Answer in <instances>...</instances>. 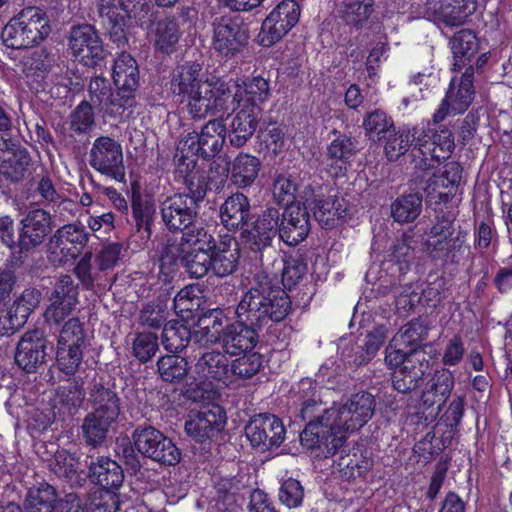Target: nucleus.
Returning a JSON list of instances; mask_svg holds the SVG:
<instances>
[{
	"instance_id": "nucleus-1",
	"label": "nucleus",
	"mask_w": 512,
	"mask_h": 512,
	"mask_svg": "<svg viewBox=\"0 0 512 512\" xmlns=\"http://www.w3.org/2000/svg\"><path fill=\"white\" fill-rule=\"evenodd\" d=\"M310 230V214L303 205L286 207L283 212L268 207L257 215L250 229L243 231L242 243L249 250L262 254L277 234L285 244L296 246L307 238Z\"/></svg>"
},
{
	"instance_id": "nucleus-2",
	"label": "nucleus",
	"mask_w": 512,
	"mask_h": 512,
	"mask_svg": "<svg viewBox=\"0 0 512 512\" xmlns=\"http://www.w3.org/2000/svg\"><path fill=\"white\" fill-rule=\"evenodd\" d=\"M254 292L256 290L251 285L236 306L235 321L226 324L224 332L218 338V343L229 356L261 349L260 333L264 320L273 316L276 318L277 313H268L265 304L254 300Z\"/></svg>"
},
{
	"instance_id": "nucleus-3",
	"label": "nucleus",
	"mask_w": 512,
	"mask_h": 512,
	"mask_svg": "<svg viewBox=\"0 0 512 512\" xmlns=\"http://www.w3.org/2000/svg\"><path fill=\"white\" fill-rule=\"evenodd\" d=\"M252 289H255L254 300L265 304L268 313L276 315L271 319L264 320L263 329H267L268 341L276 349H283L288 346L293 327L285 322V319L292 310V300L288 293L279 286L275 276L266 272H257L253 277Z\"/></svg>"
},
{
	"instance_id": "nucleus-4",
	"label": "nucleus",
	"mask_w": 512,
	"mask_h": 512,
	"mask_svg": "<svg viewBox=\"0 0 512 512\" xmlns=\"http://www.w3.org/2000/svg\"><path fill=\"white\" fill-rule=\"evenodd\" d=\"M456 215L447 208L435 210L431 226L425 232L424 250L431 261L441 266H458L465 251L466 231L455 234Z\"/></svg>"
},
{
	"instance_id": "nucleus-5",
	"label": "nucleus",
	"mask_w": 512,
	"mask_h": 512,
	"mask_svg": "<svg viewBox=\"0 0 512 512\" xmlns=\"http://www.w3.org/2000/svg\"><path fill=\"white\" fill-rule=\"evenodd\" d=\"M50 32L51 25L46 11L36 6H27L4 26L1 38L8 48L25 49L39 45Z\"/></svg>"
},
{
	"instance_id": "nucleus-6",
	"label": "nucleus",
	"mask_w": 512,
	"mask_h": 512,
	"mask_svg": "<svg viewBox=\"0 0 512 512\" xmlns=\"http://www.w3.org/2000/svg\"><path fill=\"white\" fill-rule=\"evenodd\" d=\"M225 137L226 126L222 121L216 119L209 120L201 127L200 132L188 133L180 141L178 147V151H180L178 170L182 172L183 166L194 168L198 158L204 160L214 158L221 151Z\"/></svg>"
},
{
	"instance_id": "nucleus-7",
	"label": "nucleus",
	"mask_w": 512,
	"mask_h": 512,
	"mask_svg": "<svg viewBox=\"0 0 512 512\" xmlns=\"http://www.w3.org/2000/svg\"><path fill=\"white\" fill-rule=\"evenodd\" d=\"M416 150L419 159L416 160V168L430 170L449 159L455 149L454 132L443 124L431 127L430 122L426 127L417 126Z\"/></svg>"
},
{
	"instance_id": "nucleus-8",
	"label": "nucleus",
	"mask_w": 512,
	"mask_h": 512,
	"mask_svg": "<svg viewBox=\"0 0 512 512\" xmlns=\"http://www.w3.org/2000/svg\"><path fill=\"white\" fill-rule=\"evenodd\" d=\"M224 351L211 350L204 352L195 364L197 379L196 388L192 384L185 390V395L192 401L204 398L209 386L214 382L228 385L232 381L230 361Z\"/></svg>"
},
{
	"instance_id": "nucleus-9",
	"label": "nucleus",
	"mask_w": 512,
	"mask_h": 512,
	"mask_svg": "<svg viewBox=\"0 0 512 512\" xmlns=\"http://www.w3.org/2000/svg\"><path fill=\"white\" fill-rule=\"evenodd\" d=\"M250 39L249 24L240 15H223L213 22V47L222 57L242 54Z\"/></svg>"
},
{
	"instance_id": "nucleus-10",
	"label": "nucleus",
	"mask_w": 512,
	"mask_h": 512,
	"mask_svg": "<svg viewBox=\"0 0 512 512\" xmlns=\"http://www.w3.org/2000/svg\"><path fill=\"white\" fill-rule=\"evenodd\" d=\"M68 50L82 65L90 68L102 67L109 54L96 28L88 23L71 27Z\"/></svg>"
},
{
	"instance_id": "nucleus-11",
	"label": "nucleus",
	"mask_w": 512,
	"mask_h": 512,
	"mask_svg": "<svg viewBox=\"0 0 512 512\" xmlns=\"http://www.w3.org/2000/svg\"><path fill=\"white\" fill-rule=\"evenodd\" d=\"M88 162L102 176L126 184L123 149L116 139L105 135L97 137L90 148Z\"/></svg>"
},
{
	"instance_id": "nucleus-12",
	"label": "nucleus",
	"mask_w": 512,
	"mask_h": 512,
	"mask_svg": "<svg viewBox=\"0 0 512 512\" xmlns=\"http://www.w3.org/2000/svg\"><path fill=\"white\" fill-rule=\"evenodd\" d=\"M136 450L143 456L165 466H174L181 459V451L161 431L150 425H140L132 433Z\"/></svg>"
},
{
	"instance_id": "nucleus-13",
	"label": "nucleus",
	"mask_w": 512,
	"mask_h": 512,
	"mask_svg": "<svg viewBox=\"0 0 512 512\" xmlns=\"http://www.w3.org/2000/svg\"><path fill=\"white\" fill-rule=\"evenodd\" d=\"M375 411L374 396L361 391L353 394L345 404L326 411L327 420L333 418L342 434L352 433L363 427Z\"/></svg>"
},
{
	"instance_id": "nucleus-14",
	"label": "nucleus",
	"mask_w": 512,
	"mask_h": 512,
	"mask_svg": "<svg viewBox=\"0 0 512 512\" xmlns=\"http://www.w3.org/2000/svg\"><path fill=\"white\" fill-rule=\"evenodd\" d=\"M227 416L225 409L219 404H208L196 413H191L185 422V432L202 449H210L211 444L224 430Z\"/></svg>"
},
{
	"instance_id": "nucleus-15",
	"label": "nucleus",
	"mask_w": 512,
	"mask_h": 512,
	"mask_svg": "<svg viewBox=\"0 0 512 512\" xmlns=\"http://www.w3.org/2000/svg\"><path fill=\"white\" fill-rule=\"evenodd\" d=\"M301 9L295 0H283L266 16L258 34L262 47L279 42L298 23Z\"/></svg>"
},
{
	"instance_id": "nucleus-16",
	"label": "nucleus",
	"mask_w": 512,
	"mask_h": 512,
	"mask_svg": "<svg viewBox=\"0 0 512 512\" xmlns=\"http://www.w3.org/2000/svg\"><path fill=\"white\" fill-rule=\"evenodd\" d=\"M53 350L54 346L43 330H28L17 343L14 361L23 372L36 373L46 363Z\"/></svg>"
},
{
	"instance_id": "nucleus-17",
	"label": "nucleus",
	"mask_w": 512,
	"mask_h": 512,
	"mask_svg": "<svg viewBox=\"0 0 512 512\" xmlns=\"http://www.w3.org/2000/svg\"><path fill=\"white\" fill-rule=\"evenodd\" d=\"M311 420L300 433L301 445L309 450H317L325 458L334 456L346 442V435L342 434L330 420Z\"/></svg>"
},
{
	"instance_id": "nucleus-18",
	"label": "nucleus",
	"mask_w": 512,
	"mask_h": 512,
	"mask_svg": "<svg viewBox=\"0 0 512 512\" xmlns=\"http://www.w3.org/2000/svg\"><path fill=\"white\" fill-rule=\"evenodd\" d=\"M453 53V70L461 72L469 67L473 74H483L489 61L490 53H479L480 42L474 31L462 29L456 32L450 40Z\"/></svg>"
},
{
	"instance_id": "nucleus-19",
	"label": "nucleus",
	"mask_w": 512,
	"mask_h": 512,
	"mask_svg": "<svg viewBox=\"0 0 512 512\" xmlns=\"http://www.w3.org/2000/svg\"><path fill=\"white\" fill-rule=\"evenodd\" d=\"M159 212L165 228L171 233L182 234L197 222L199 205L184 193L167 196L160 202Z\"/></svg>"
},
{
	"instance_id": "nucleus-20",
	"label": "nucleus",
	"mask_w": 512,
	"mask_h": 512,
	"mask_svg": "<svg viewBox=\"0 0 512 512\" xmlns=\"http://www.w3.org/2000/svg\"><path fill=\"white\" fill-rule=\"evenodd\" d=\"M343 199L337 195L325 196L322 194V188H314L308 185L304 188L302 196V205L306 211L311 210L315 219L324 229H332L337 225V221L347 215V209L343 205Z\"/></svg>"
},
{
	"instance_id": "nucleus-21",
	"label": "nucleus",
	"mask_w": 512,
	"mask_h": 512,
	"mask_svg": "<svg viewBox=\"0 0 512 512\" xmlns=\"http://www.w3.org/2000/svg\"><path fill=\"white\" fill-rule=\"evenodd\" d=\"M251 445L262 451L279 447L285 440L286 428L282 420L271 413L254 415L245 427Z\"/></svg>"
},
{
	"instance_id": "nucleus-22",
	"label": "nucleus",
	"mask_w": 512,
	"mask_h": 512,
	"mask_svg": "<svg viewBox=\"0 0 512 512\" xmlns=\"http://www.w3.org/2000/svg\"><path fill=\"white\" fill-rule=\"evenodd\" d=\"M52 232L49 212L37 208L28 211L18 225V254H26L42 245Z\"/></svg>"
},
{
	"instance_id": "nucleus-23",
	"label": "nucleus",
	"mask_w": 512,
	"mask_h": 512,
	"mask_svg": "<svg viewBox=\"0 0 512 512\" xmlns=\"http://www.w3.org/2000/svg\"><path fill=\"white\" fill-rule=\"evenodd\" d=\"M126 195L130 202L131 217L137 232L147 239L152 235L156 204L153 195L145 192L139 178H131Z\"/></svg>"
},
{
	"instance_id": "nucleus-24",
	"label": "nucleus",
	"mask_w": 512,
	"mask_h": 512,
	"mask_svg": "<svg viewBox=\"0 0 512 512\" xmlns=\"http://www.w3.org/2000/svg\"><path fill=\"white\" fill-rule=\"evenodd\" d=\"M113 83L120 96L122 106L135 105L136 91L139 87L140 71L135 58L127 52H121L112 66Z\"/></svg>"
},
{
	"instance_id": "nucleus-25",
	"label": "nucleus",
	"mask_w": 512,
	"mask_h": 512,
	"mask_svg": "<svg viewBox=\"0 0 512 512\" xmlns=\"http://www.w3.org/2000/svg\"><path fill=\"white\" fill-rule=\"evenodd\" d=\"M335 138L327 146L325 170L334 179L345 177L356 155L357 141L334 129Z\"/></svg>"
},
{
	"instance_id": "nucleus-26",
	"label": "nucleus",
	"mask_w": 512,
	"mask_h": 512,
	"mask_svg": "<svg viewBox=\"0 0 512 512\" xmlns=\"http://www.w3.org/2000/svg\"><path fill=\"white\" fill-rule=\"evenodd\" d=\"M89 240V233L83 225L66 224L54 233L50 243L53 253L60 256V262L67 263L82 254Z\"/></svg>"
},
{
	"instance_id": "nucleus-27",
	"label": "nucleus",
	"mask_w": 512,
	"mask_h": 512,
	"mask_svg": "<svg viewBox=\"0 0 512 512\" xmlns=\"http://www.w3.org/2000/svg\"><path fill=\"white\" fill-rule=\"evenodd\" d=\"M220 220L223 226L230 232L243 231L250 229L252 222L257 215L251 214V205L249 198L241 193H232L220 206Z\"/></svg>"
},
{
	"instance_id": "nucleus-28",
	"label": "nucleus",
	"mask_w": 512,
	"mask_h": 512,
	"mask_svg": "<svg viewBox=\"0 0 512 512\" xmlns=\"http://www.w3.org/2000/svg\"><path fill=\"white\" fill-rule=\"evenodd\" d=\"M98 486L97 490H113L120 492L125 474L122 466L107 456L92 459L88 465L86 479Z\"/></svg>"
},
{
	"instance_id": "nucleus-29",
	"label": "nucleus",
	"mask_w": 512,
	"mask_h": 512,
	"mask_svg": "<svg viewBox=\"0 0 512 512\" xmlns=\"http://www.w3.org/2000/svg\"><path fill=\"white\" fill-rule=\"evenodd\" d=\"M99 14L108 25L110 39L118 47L128 43L126 28L131 20L124 0H99Z\"/></svg>"
},
{
	"instance_id": "nucleus-30",
	"label": "nucleus",
	"mask_w": 512,
	"mask_h": 512,
	"mask_svg": "<svg viewBox=\"0 0 512 512\" xmlns=\"http://www.w3.org/2000/svg\"><path fill=\"white\" fill-rule=\"evenodd\" d=\"M262 107L256 105H242L232 119L229 129H226L231 146L240 148L244 146L255 133L262 118Z\"/></svg>"
},
{
	"instance_id": "nucleus-31",
	"label": "nucleus",
	"mask_w": 512,
	"mask_h": 512,
	"mask_svg": "<svg viewBox=\"0 0 512 512\" xmlns=\"http://www.w3.org/2000/svg\"><path fill=\"white\" fill-rule=\"evenodd\" d=\"M89 103L99 112L109 116H122L131 106H122L117 91L114 93L110 81L102 76L90 79L88 85Z\"/></svg>"
},
{
	"instance_id": "nucleus-32",
	"label": "nucleus",
	"mask_w": 512,
	"mask_h": 512,
	"mask_svg": "<svg viewBox=\"0 0 512 512\" xmlns=\"http://www.w3.org/2000/svg\"><path fill=\"white\" fill-rule=\"evenodd\" d=\"M417 126L401 125L390 129L386 136H382L379 144L383 146L384 153L389 161H396L405 155L412 148L413 162L419 159L418 150H416Z\"/></svg>"
},
{
	"instance_id": "nucleus-33",
	"label": "nucleus",
	"mask_w": 512,
	"mask_h": 512,
	"mask_svg": "<svg viewBox=\"0 0 512 512\" xmlns=\"http://www.w3.org/2000/svg\"><path fill=\"white\" fill-rule=\"evenodd\" d=\"M240 249L230 234L220 236L215 250L211 253V273L219 278L234 274L239 267Z\"/></svg>"
},
{
	"instance_id": "nucleus-34",
	"label": "nucleus",
	"mask_w": 512,
	"mask_h": 512,
	"mask_svg": "<svg viewBox=\"0 0 512 512\" xmlns=\"http://www.w3.org/2000/svg\"><path fill=\"white\" fill-rule=\"evenodd\" d=\"M202 67L196 62H185L173 69L170 80V91L181 103L195 95L203 88L200 79Z\"/></svg>"
},
{
	"instance_id": "nucleus-35",
	"label": "nucleus",
	"mask_w": 512,
	"mask_h": 512,
	"mask_svg": "<svg viewBox=\"0 0 512 512\" xmlns=\"http://www.w3.org/2000/svg\"><path fill=\"white\" fill-rule=\"evenodd\" d=\"M55 65L54 55L45 48L35 50L24 62V71L36 92H45L52 80L49 75Z\"/></svg>"
},
{
	"instance_id": "nucleus-36",
	"label": "nucleus",
	"mask_w": 512,
	"mask_h": 512,
	"mask_svg": "<svg viewBox=\"0 0 512 512\" xmlns=\"http://www.w3.org/2000/svg\"><path fill=\"white\" fill-rule=\"evenodd\" d=\"M31 157L25 148L11 150L8 140L0 136V177L6 181H21L30 164Z\"/></svg>"
},
{
	"instance_id": "nucleus-37",
	"label": "nucleus",
	"mask_w": 512,
	"mask_h": 512,
	"mask_svg": "<svg viewBox=\"0 0 512 512\" xmlns=\"http://www.w3.org/2000/svg\"><path fill=\"white\" fill-rule=\"evenodd\" d=\"M418 363L404 365L392 372L393 388L402 394H409L417 390L423 383L425 376L430 374L431 362L427 353L419 358Z\"/></svg>"
},
{
	"instance_id": "nucleus-38",
	"label": "nucleus",
	"mask_w": 512,
	"mask_h": 512,
	"mask_svg": "<svg viewBox=\"0 0 512 512\" xmlns=\"http://www.w3.org/2000/svg\"><path fill=\"white\" fill-rule=\"evenodd\" d=\"M455 386V377L448 368L436 370L427 381L422 393L421 401L426 407H442L450 397Z\"/></svg>"
},
{
	"instance_id": "nucleus-39",
	"label": "nucleus",
	"mask_w": 512,
	"mask_h": 512,
	"mask_svg": "<svg viewBox=\"0 0 512 512\" xmlns=\"http://www.w3.org/2000/svg\"><path fill=\"white\" fill-rule=\"evenodd\" d=\"M90 413L103 416L104 419L116 421L120 414V398L118 394L102 382H93L89 388Z\"/></svg>"
},
{
	"instance_id": "nucleus-40",
	"label": "nucleus",
	"mask_w": 512,
	"mask_h": 512,
	"mask_svg": "<svg viewBox=\"0 0 512 512\" xmlns=\"http://www.w3.org/2000/svg\"><path fill=\"white\" fill-rule=\"evenodd\" d=\"M170 300L171 294L168 290H164L145 303L139 313V324L150 329L163 330L164 326L171 323L168 321Z\"/></svg>"
},
{
	"instance_id": "nucleus-41",
	"label": "nucleus",
	"mask_w": 512,
	"mask_h": 512,
	"mask_svg": "<svg viewBox=\"0 0 512 512\" xmlns=\"http://www.w3.org/2000/svg\"><path fill=\"white\" fill-rule=\"evenodd\" d=\"M60 500L57 489L47 482H42L28 489L23 509L25 512H56Z\"/></svg>"
},
{
	"instance_id": "nucleus-42",
	"label": "nucleus",
	"mask_w": 512,
	"mask_h": 512,
	"mask_svg": "<svg viewBox=\"0 0 512 512\" xmlns=\"http://www.w3.org/2000/svg\"><path fill=\"white\" fill-rule=\"evenodd\" d=\"M411 243L412 237L407 234L396 238L391 246L390 259L385 262L387 269L390 270L394 276H396L397 273L399 283L404 281V277L408 271H410L414 259L415 249L412 247Z\"/></svg>"
},
{
	"instance_id": "nucleus-43",
	"label": "nucleus",
	"mask_w": 512,
	"mask_h": 512,
	"mask_svg": "<svg viewBox=\"0 0 512 512\" xmlns=\"http://www.w3.org/2000/svg\"><path fill=\"white\" fill-rule=\"evenodd\" d=\"M374 465L368 451L361 446L353 447L339 458L338 466L342 477L347 481L365 478Z\"/></svg>"
},
{
	"instance_id": "nucleus-44",
	"label": "nucleus",
	"mask_w": 512,
	"mask_h": 512,
	"mask_svg": "<svg viewBox=\"0 0 512 512\" xmlns=\"http://www.w3.org/2000/svg\"><path fill=\"white\" fill-rule=\"evenodd\" d=\"M182 36L176 15H166L155 23L154 47L155 50L166 55L176 51L177 44Z\"/></svg>"
},
{
	"instance_id": "nucleus-45",
	"label": "nucleus",
	"mask_w": 512,
	"mask_h": 512,
	"mask_svg": "<svg viewBox=\"0 0 512 512\" xmlns=\"http://www.w3.org/2000/svg\"><path fill=\"white\" fill-rule=\"evenodd\" d=\"M272 200L281 207L292 205L302 206V195H299V182L296 177L287 173H277L271 186Z\"/></svg>"
},
{
	"instance_id": "nucleus-46",
	"label": "nucleus",
	"mask_w": 512,
	"mask_h": 512,
	"mask_svg": "<svg viewBox=\"0 0 512 512\" xmlns=\"http://www.w3.org/2000/svg\"><path fill=\"white\" fill-rule=\"evenodd\" d=\"M260 272H262V270ZM263 272H265V270H263ZM307 272L308 265L306 257L299 252L291 253L283 260L281 280L278 281L279 286L284 289L286 293L287 291L291 292L303 282L306 278ZM266 273L278 278L275 274H270L267 271Z\"/></svg>"
},
{
	"instance_id": "nucleus-47",
	"label": "nucleus",
	"mask_w": 512,
	"mask_h": 512,
	"mask_svg": "<svg viewBox=\"0 0 512 512\" xmlns=\"http://www.w3.org/2000/svg\"><path fill=\"white\" fill-rule=\"evenodd\" d=\"M261 162L258 157L239 153L230 163V181L238 188L250 187L258 177Z\"/></svg>"
},
{
	"instance_id": "nucleus-48",
	"label": "nucleus",
	"mask_w": 512,
	"mask_h": 512,
	"mask_svg": "<svg viewBox=\"0 0 512 512\" xmlns=\"http://www.w3.org/2000/svg\"><path fill=\"white\" fill-rule=\"evenodd\" d=\"M78 458L67 450L57 451L50 464L51 471L59 478L67 481L71 486L81 487L86 482V474L80 470Z\"/></svg>"
},
{
	"instance_id": "nucleus-49",
	"label": "nucleus",
	"mask_w": 512,
	"mask_h": 512,
	"mask_svg": "<svg viewBox=\"0 0 512 512\" xmlns=\"http://www.w3.org/2000/svg\"><path fill=\"white\" fill-rule=\"evenodd\" d=\"M41 292L35 288L25 289L7 311L11 329H19L27 322L30 314L40 303Z\"/></svg>"
},
{
	"instance_id": "nucleus-50",
	"label": "nucleus",
	"mask_w": 512,
	"mask_h": 512,
	"mask_svg": "<svg viewBox=\"0 0 512 512\" xmlns=\"http://www.w3.org/2000/svg\"><path fill=\"white\" fill-rule=\"evenodd\" d=\"M233 356L235 359L230 361L232 379H251L264 368L265 356L260 349L240 352Z\"/></svg>"
},
{
	"instance_id": "nucleus-51",
	"label": "nucleus",
	"mask_w": 512,
	"mask_h": 512,
	"mask_svg": "<svg viewBox=\"0 0 512 512\" xmlns=\"http://www.w3.org/2000/svg\"><path fill=\"white\" fill-rule=\"evenodd\" d=\"M116 421L104 419L101 415L88 413L83 419L81 426L84 442L93 448L101 446L108 436L109 430Z\"/></svg>"
},
{
	"instance_id": "nucleus-52",
	"label": "nucleus",
	"mask_w": 512,
	"mask_h": 512,
	"mask_svg": "<svg viewBox=\"0 0 512 512\" xmlns=\"http://www.w3.org/2000/svg\"><path fill=\"white\" fill-rule=\"evenodd\" d=\"M182 252L212 253L218 242L213 234L204 227H197L196 224L184 231L179 242Z\"/></svg>"
},
{
	"instance_id": "nucleus-53",
	"label": "nucleus",
	"mask_w": 512,
	"mask_h": 512,
	"mask_svg": "<svg viewBox=\"0 0 512 512\" xmlns=\"http://www.w3.org/2000/svg\"><path fill=\"white\" fill-rule=\"evenodd\" d=\"M83 349L79 346L57 345L55 365L61 380L70 381L75 377L83 362Z\"/></svg>"
},
{
	"instance_id": "nucleus-54",
	"label": "nucleus",
	"mask_w": 512,
	"mask_h": 512,
	"mask_svg": "<svg viewBox=\"0 0 512 512\" xmlns=\"http://www.w3.org/2000/svg\"><path fill=\"white\" fill-rule=\"evenodd\" d=\"M184 175V184L188 190L186 196L194 201V204L200 206L209 191H214L212 185H210L208 176L205 175L204 169H198L197 165L193 168L190 166L182 167Z\"/></svg>"
},
{
	"instance_id": "nucleus-55",
	"label": "nucleus",
	"mask_w": 512,
	"mask_h": 512,
	"mask_svg": "<svg viewBox=\"0 0 512 512\" xmlns=\"http://www.w3.org/2000/svg\"><path fill=\"white\" fill-rule=\"evenodd\" d=\"M257 138L261 152L276 156L284 150L286 126L276 122L269 123L259 130Z\"/></svg>"
},
{
	"instance_id": "nucleus-56",
	"label": "nucleus",
	"mask_w": 512,
	"mask_h": 512,
	"mask_svg": "<svg viewBox=\"0 0 512 512\" xmlns=\"http://www.w3.org/2000/svg\"><path fill=\"white\" fill-rule=\"evenodd\" d=\"M179 243L168 242L163 246L159 257V279L171 283L176 276L179 264L183 267V254Z\"/></svg>"
},
{
	"instance_id": "nucleus-57",
	"label": "nucleus",
	"mask_w": 512,
	"mask_h": 512,
	"mask_svg": "<svg viewBox=\"0 0 512 512\" xmlns=\"http://www.w3.org/2000/svg\"><path fill=\"white\" fill-rule=\"evenodd\" d=\"M72 379L67 385L59 386L56 390V400L68 414L77 412L85 398L82 377Z\"/></svg>"
},
{
	"instance_id": "nucleus-58",
	"label": "nucleus",
	"mask_w": 512,
	"mask_h": 512,
	"mask_svg": "<svg viewBox=\"0 0 512 512\" xmlns=\"http://www.w3.org/2000/svg\"><path fill=\"white\" fill-rule=\"evenodd\" d=\"M91 260L92 253L86 252L73 269V272L80 281L82 288L87 291L94 290L96 286L98 288H104L106 286V275L98 268H94Z\"/></svg>"
},
{
	"instance_id": "nucleus-59",
	"label": "nucleus",
	"mask_w": 512,
	"mask_h": 512,
	"mask_svg": "<svg viewBox=\"0 0 512 512\" xmlns=\"http://www.w3.org/2000/svg\"><path fill=\"white\" fill-rule=\"evenodd\" d=\"M421 210L422 197L417 193L402 195L391 205V215L399 223L414 221L420 215Z\"/></svg>"
},
{
	"instance_id": "nucleus-60",
	"label": "nucleus",
	"mask_w": 512,
	"mask_h": 512,
	"mask_svg": "<svg viewBox=\"0 0 512 512\" xmlns=\"http://www.w3.org/2000/svg\"><path fill=\"white\" fill-rule=\"evenodd\" d=\"M474 75L471 67L462 73L458 89L456 92L453 91L451 98L453 114L464 113L473 102L475 96Z\"/></svg>"
},
{
	"instance_id": "nucleus-61",
	"label": "nucleus",
	"mask_w": 512,
	"mask_h": 512,
	"mask_svg": "<svg viewBox=\"0 0 512 512\" xmlns=\"http://www.w3.org/2000/svg\"><path fill=\"white\" fill-rule=\"evenodd\" d=\"M188 369L187 360L175 353L162 356L157 362V371L165 382L177 383L183 380Z\"/></svg>"
},
{
	"instance_id": "nucleus-62",
	"label": "nucleus",
	"mask_w": 512,
	"mask_h": 512,
	"mask_svg": "<svg viewBox=\"0 0 512 512\" xmlns=\"http://www.w3.org/2000/svg\"><path fill=\"white\" fill-rule=\"evenodd\" d=\"M191 340V330L179 322L170 323L164 326L162 331V343L165 349L171 353H178L184 350Z\"/></svg>"
},
{
	"instance_id": "nucleus-63",
	"label": "nucleus",
	"mask_w": 512,
	"mask_h": 512,
	"mask_svg": "<svg viewBox=\"0 0 512 512\" xmlns=\"http://www.w3.org/2000/svg\"><path fill=\"white\" fill-rule=\"evenodd\" d=\"M363 127L370 138L382 140V136H386L390 129L395 127L391 116L380 109H376L368 113L363 119Z\"/></svg>"
},
{
	"instance_id": "nucleus-64",
	"label": "nucleus",
	"mask_w": 512,
	"mask_h": 512,
	"mask_svg": "<svg viewBox=\"0 0 512 512\" xmlns=\"http://www.w3.org/2000/svg\"><path fill=\"white\" fill-rule=\"evenodd\" d=\"M373 2L360 0H350L345 4L343 18L347 25L356 30L362 29L373 13Z\"/></svg>"
}]
</instances>
